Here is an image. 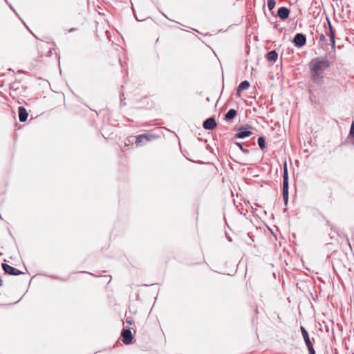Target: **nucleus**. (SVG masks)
<instances>
[{"label": "nucleus", "mask_w": 354, "mask_h": 354, "mask_svg": "<svg viewBox=\"0 0 354 354\" xmlns=\"http://www.w3.org/2000/svg\"><path fill=\"white\" fill-rule=\"evenodd\" d=\"M76 30V28H71L68 30V32H74Z\"/></svg>", "instance_id": "23"}, {"label": "nucleus", "mask_w": 354, "mask_h": 354, "mask_svg": "<svg viewBox=\"0 0 354 354\" xmlns=\"http://www.w3.org/2000/svg\"><path fill=\"white\" fill-rule=\"evenodd\" d=\"M121 337L125 344H130L133 337L130 328H123L121 332Z\"/></svg>", "instance_id": "7"}, {"label": "nucleus", "mask_w": 354, "mask_h": 354, "mask_svg": "<svg viewBox=\"0 0 354 354\" xmlns=\"http://www.w3.org/2000/svg\"><path fill=\"white\" fill-rule=\"evenodd\" d=\"M294 45L297 48H301L306 45V37L303 33H297L292 40Z\"/></svg>", "instance_id": "6"}, {"label": "nucleus", "mask_w": 354, "mask_h": 354, "mask_svg": "<svg viewBox=\"0 0 354 354\" xmlns=\"http://www.w3.org/2000/svg\"><path fill=\"white\" fill-rule=\"evenodd\" d=\"M19 119L21 122H26L28 117V113L26 108L24 106H19L18 108Z\"/></svg>", "instance_id": "12"}, {"label": "nucleus", "mask_w": 354, "mask_h": 354, "mask_svg": "<svg viewBox=\"0 0 354 354\" xmlns=\"http://www.w3.org/2000/svg\"><path fill=\"white\" fill-rule=\"evenodd\" d=\"M318 41L319 46L324 50H328V43L327 42V39L324 33L319 34V35L316 37Z\"/></svg>", "instance_id": "8"}, {"label": "nucleus", "mask_w": 354, "mask_h": 354, "mask_svg": "<svg viewBox=\"0 0 354 354\" xmlns=\"http://www.w3.org/2000/svg\"><path fill=\"white\" fill-rule=\"evenodd\" d=\"M239 131L235 134V138L244 139L253 134V133L247 128H240Z\"/></svg>", "instance_id": "10"}, {"label": "nucleus", "mask_w": 354, "mask_h": 354, "mask_svg": "<svg viewBox=\"0 0 354 354\" xmlns=\"http://www.w3.org/2000/svg\"><path fill=\"white\" fill-rule=\"evenodd\" d=\"M301 333L305 342L306 346L308 348L309 354H315V351L313 348V343L315 342L314 338L310 339L308 332L302 326L300 327Z\"/></svg>", "instance_id": "3"}, {"label": "nucleus", "mask_w": 354, "mask_h": 354, "mask_svg": "<svg viewBox=\"0 0 354 354\" xmlns=\"http://www.w3.org/2000/svg\"><path fill=\"white\" fill-rule=\"evenodd\" d=\"M154 138H155L154 136H153L152 134H149L147 133H142V134L138 135L136 137V144L137 146H142V145L146 144L147 142L152 140Z\"/></svg>", "instance_id": "4"}, {"label": "nucleus", "mask_w": 354, "mask_h": 354, "mask_svg": "<svg viewBox=\"0 0 354 354\" xmlns=\"http://www.w3.org/2000/svg\"><path fill=\"white\" fill-rule=\"evenodd\" d=\"M241 91H239V88H236V96H237V97H240V96H241Z\"/></svg>", "instance_id": "22"}, {"label": "nucleus", "mask_w": 354, "mask_h": 354, "mask_svg": "<svg viewBox=\"0 0 354 354\" xmlns=\"http://www.w3.org/2000/svg\"><path fill=\"white\" fill-rule=\"evenodd\" d=\"M216 122L213 117L206 119L203 124V127L206 130H213L216 127Z\"/></svg>", "instance_id": "9"}, {"label": "nucleus", "mask_w": 354, "mask_h": 354, "mask_svg": "<svg viewBox=\"0 0 354 354\" xmlns=\"http://www.w3.org/2000/svg\"><path fill=\"white\" fill-rule=\"evenodd\" d=\"M276 5L275 0H268V8L271 11L274 9Z\"/></svg>", "instance_id": "19"}, {"label": "nucleus", "mask_w": 354, "mask_h": 354, "mask_svg": "<svg viewBox=\"0 0 354 354\" xmlns=\"http://www.w3.org/2000/svg\"><path fill=\"white\" fill-rule=\"evenodd\" d=\"M257 144L261 149H264L266 148V140L264 137H259L257 139Z\"/></svg>", "instance_id": "16"}, {"label": "nucleus", "mask_w": 354, "mask_h": 354, "mask_svg": "<svg viewBox=\"0 0 354 354\" xmlns=\"http://www.w3.org/2000/svg\"><path fill=\"white\" fill-rule=\"evenodd\" d=\"M237 114V111L235 109H230L225 115V120L227 121L231 120L235 118Z\"/></svg>", "instance_id": "14"}, {"label": "nucleus", "mask_w": 354, "mask_h": 354, "mask_svg": "<svg viewBox=\"0 0 354 354\" xmlns=\"http://www.w3.org/2000/svg\"><path fill=\"white\" fill-rule=\"evenodd\" d=\"M234 144L241 149V151L243 153H244L245 154H248L249 153V150L246 148H244L241 143L238 142H234Z\"/></svg>", "instance_id": "18"}, {"label": "nucleus", "mask_w": 354, "mask_h": 354, "mask_svg": "<svg viewBox=\"0 0 354 354\" xmlns=\"http://www.w3.org/2000/svg\"><path fill=\"white\" fill-rule=\"evenodd\" d=\"M282 194L284 203L287 205L288 202V173L286 162L283 165Z\"/></svg>", "instance_id": "2"}, {"label": "nucleus", "mask_w": 354, "mask_h": 354, "mask_svg": "<svg viewBox=\"0 0 354 354\" xmlns=\"http://www.w3.org/2000/svg\"><path fill=\"white\" fill-rule=\"evenodd\" d=\"M126 322L127 324H129V325H132L133 323V320L131 319H130V318H127V320H126Z\"/></svg>", "instance_id": "21"}, {"label": "nucleus", "mask_w": 354, "mask_h": 354, "mask_svg": "<svg viewBox=\"0 0 354 354\" xmlns=\"http://www.w3.org/2000/svg\"><path fill=\"white\" fill-rule=\"evenodd\" d=\"M290 15V10L284 6L280 7L277 10V16L282 20L287 19Z\"/></svg>", "instance_id": "11"}, {"label": "nucleus", "mask_w": 354, "mask_h": 354, "mask_svg": "<svg viewBox=\"0 0 354 354\" xmlns=\"http://www.w3.org/2000/svg\"><path fill=\"white\" fill-rule=\"evenodd\" d=\"M309 72L313 83L322 85L324 82V71L330 66L327 57H315L309 62Z\"/></svg>", "instance_id": "1"}, {"label": "nucleus", "mask_w": 354, "mask_h": 354, "mask_svg": "<svg viewBox=\"0 0 354 354\" xmlns=\"http://www.w3.org/2000/svg\"><path fill=\"white\" fill-rule=\"evenodd\" d=\"M327 225H330V222H329V221H327Z\"/></svg>", "instance_id": "24"}, {"label": "nucleus", "mask_w": 354, "mask_h": 354, "mask_svg": "<svg viewBox=\"0 0 354 354\" xmlns=\"http://www.w3.org/2000/svg\"><path fill=\"white\" fill-rule=\"evenodd\" d=\"M54 279H58L57 277H52Z\"/></svg>", "instance_id": "25"}, {"label": "nucleus", "mask_w": 354, "mask_h": 354, "mask_svg": "<svg viewBox=\"0 0 354 354\" xmlns=\"http://www.w3.org/2000/svg\"><path fill=\"white\" fill-rule=\"evenodd\" d=\"M266 57L268 62L274 63L277 60L278 53L275 50H272L266 54Z\"/></svg>", "instance_id": "13"}, {"label": "nucleus", "mask_w": 354, "mask_h": 354, "mask_svg": "<svg viewBox=\"0 0 354 354\" xmlns=\"http://www.w3.org/2000/svg\"><path fill=\"white\" fill-rule=\"evenodd\" d=\"M330 41L332 51L335 54L336 52L335 37H333V39H330Z\"/></svg>", "instance_id": "20"}, {"label": "nucleus", "mask_w": 354, "mask_h": 354, "mask_svg": "<svg viewBox=\"0 0 354 354\" xmlns=\"http://www.w3.org/2000/svg\"><path fill=\"white\" fill-rule=\"evenodd\" d=\"M327 20H328V26H329V37H330V39H333V37H335V30L333 28L330 20L328 19H327Z\"/></svg>", "instance_id": "17"}, {"label": "nucleus", "mask_w": 354, "mask_h": 354, "mask_svg": "<svg viewBox=\"0 0 354 354\" xmlns=\"http://www.w3.org/2000/svg\"><path fill=\"white\" fill-rule=\"evenodd\" d=\"M250 82L247 80H244L240 83L237 88H239V91H245L247 90L250 87Z\"/></svg>", "instance_id": "15"}, {"label": "nucleus", "mask_w": 354, "mask_h": 354, "mask_svg": "<svg viewBox=\"0 0 354 354\" xmlns=\"http://www.w3.org/2000/svg\"><path fill=\"white\" fill-rule=\"evenodd\" d=\"M1 267L3 270L4 271L5 274H9V275H13V276H18L20 274H24L22 271H20L19 270H17V268L7 264V263H2Z\"/></svg>", "instance_id": "5"}]
</instances>
